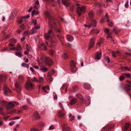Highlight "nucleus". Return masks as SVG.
Masks as SVG:
<instances>
[{"instance_id":"1","label":"nucleus","mask_w":131,"mask_h":131,"mask_svg":"<svg viewBox=\"0 0 131 131\" xmlns=\"http://www.w3.org/2000/svg\"><path fill=\"white\" fill-rule=\"evenodd\" d=\"M70 67L71 72L73 73L75 72L77 69L76 67L75 63L73 60L70 61Z\"/></svg>"},{"instance_id":"2","label":"nucleus","mask_w":131,"mask_h":131,"mask_svg":"<svg viewBox=\"0 0 131 131\" xmlns=\"http://www.w3.org/2000/svg\"><path fill=\"white\" fill-rule=\"evenodd\" d=\"M32 23L34 24V27L30 31V32L31 34L35 33L36 32V30L40 28V26H36L37 21L36 20H32Z\"/></svg>"},{"instance_id":"3","label":"nucleus","mask_w":131,"mask_h":131,"mask_svg":"<svg viewBox=\"0 0 131 131\" xmlns=\"http://www.w3.org/2000/svg\"><path fill=\"white\" fill-rule=\"evenodd\" d=\"M19 103L15 101L10 102L8 103V105H7V110L10 109H12L14 108L15 106L18 105Z\"/></svg>"},{"instance_id":"4","label":"nucleus","mask_w":131,"mask_h":131,"mask_svg":"<svg viewBox=\"0 0 131 131\" xmlns=\"http://www.w3.org/2000/svg\"><path fill=\"white\" fill-rule=\"evenodd\" d=\"M34 84L29 80L28 81L25 85V88L28 90H32L34 87Z\"/></svg>"},{"instance_id":"5","label":"nucleus","mask_w":131,"mask_h":131,"mask_svg":"<svg viewBox=\"0 0 131 131\" xmlns=\"http://www.w3.org/2000/svg\"><path fill=\"white\" fill-rule=\"evenodd\" d=\"M44 63L46 65L50 66L52 64L53 61L50 57H45Z\"/></svg>"},{"instance_id":"6","label":"nucleus","mask_w":131,"mask_h":131,"mask_svg":"<svg viewBox=\"0 0 131 131\" xmlns=\"http://www.w3.org/2000/svg\"><path fill=\"white\" fill-rule=\"evenodd\" d=\"M53 34V33L52 31L50 29L49 30L47 33H46L44 34L45 38L46 39H48L51 38V36Z\"/></svg>"},{"instance_id":"7","label":"nucleus","mask_w":131,"mask_h":131,"mask_svg":"<svg viewBox=\"0 0 131 131\" xmlns=\"http://www.w3.org/2000/svg\"><path fill=\"white\" fill-rule=\"evenodd\" d=\"M85 10V9L84 6H82V7H78L77 8V13L78 15L80 16L82 13L84 12Z\"/></svg>"},{"instance_id":"8","label":"nucleus","mask_w":131,"mask_h":131,"mask_svg":"<svg viewBox=\"0 0 131 131\" xmlns=\"http://www.w3.org/2000/svg\"><path fill=\"white\" fill-rule=\"evenodd\" d=\"M45 15L46 16L48 17L49 18V20H48V24H49V27H53V26L52 24V18L50 16V14L48 12H46L45 13Z\"/></svg>"},{"instance_id":"9","label":"nucleus","mask_w":131,"mask_h":131,"mask_svg":"<svg viewBox=\"0 0 131 131\" xmlns=\"http://www.w3.org/2000/svg\"><path fill=\"white\" fill-rule=\"evenodd\" d=\"M95 40V38L94 37L90 39V41L89 45V46L88 48L89 49H90L94 46L95 44L94 41Z\"/></svg>"},{"instance_id":"10","label":"nucleus","mask_w":131,"mask_h":131,"mask_svg":"<svg viewBox=\"0 0 131 131\" xmlns=\"http://www.w3.org/2000/svg\"><path fill=\"white\" fill-rule=\"evenodd\" d=\"M7 77V75L5 74L0 75V83L5 81Z\"/></svg>"},{"instance_id":"11","label":"nucleus","mask_w":131,"mask_h":131,"mask_svg":"<svg viewBox=\"0 0 131 131\" xmlns=\"http://www.w3.org/2000/svg\"><path fill=\"white\" fill-rule=\"evenodd\" d=\"M32 116V117L36 120L39 119L41 118L40 116L36 112H35Z\"/></svg>"},{"instance_id":"12","label":"nucleus","mask_w":131,"mask_h":131,"mask_svg":"<svg viewBox=\"0 0 131 131\" xmlns=\"http://www.w3.org/2000/svg\"><path fill=\"white\" fill-rule=\"evenodd\" d=\"M34 81L37 82H39L40 83H42L44 81V79L42 77H40L39 79V80L36 77H34Z\"/></svg>"},{"instance_id":"13","label":"nucleus","mask_w":131,"mask_h":131,"mask_svg":"<svg viewBox=\"0 0 131 131\" xmlns=\"http://www.w3.org/2000/svg\"><path fill=\"white\" fill-rule=\"evenodd\" d=\"M114 126V125L113 124L110 125H108L106 126L105 128V131H107V130L108 129H111L113 128Z\"/></svg>"},{"instance_id":"14","label":"nucleus","mask_w":131,"mask_h":131,"mask_svg":"<svg viewBox=\"0 0 131 131\" xmlns=\"http://www.w3.org/2000/svg\"><path fill=\"white\" fill-rule=\"evenodd\" d=\"M14 85L17 89V92L18 93L20 92L21 89V86L17 82Z\"/></svg>"},{"instance_id":"15","label":"nucleus","mask_w":131,"mask_h":131,"mask_svg":"<svg viewBox=\"0 0 131 131\" xmlns=\"http://www.w3.org/2000/svg\"><path fill=\"white\" fill-rule=\"evenodd\" d=\"M102 56V53L101 52H98L96 53L95 54V58L96 59L99 60L101 58Z\"/></svg>"},{"instance_id":"16","label":"nucleus","mask_w":131,"mask_h":131,"mask_svg":"<svg viewBox=\"0 0 131 131\" xmlns=\"http://www.w3.org/2000/svg\"><path fill=\"white\" fill-rule=\"evenodd\" d=\"M3 90L5 94H7V93L10 92V90L9 89L7 88V85H4Z\"/></svg>"},{"instance_id":"17","label":"nucleus","mask_w":131,"mask_h":131,"mask_svg":"<svg viewBox=\"0 0 131 131\" xmlns=\"http://www.w3.org/2000/svg\"><path fill=\"white\" fill-rule=\"evenodd\" d=\"M67 125L64 124L62 125V129L63 131H69L70 130V128L67 127Z\"/></svg>"},{"instance_id":"18","label":"nucleus","mask_w":131,"mask_h":131,"mask_svg":"<svg viewBox=\"0 0 131 131\" xmlns=\"http://www.w3.org/2000/svg\"><path fill=\"white\" fill-rule=\"evenodd\" d=\"M78 101V99L76 98H74L72 99L69 103L71 105H72L76 103Z\"/></svg>"},{"instance_id":"19","label":"nucleus","mask_w":131,"mask_h":131,"mask_svg":"<svg viewBox=\"0 0 131 131\" xmlns=\"http://www.w3.org/2000/svg\"><path fill=\"white\" fill-rule=\"evenodd\" d=\"M7 104V101L4 100H2L0 101V106L3 107Z\"/></svg>"},{"instance_id":"20","label":"nucleus","mask_w":131,"mask_h":131,"mask_svg":"<svg viewBox=\"0 0 131 131\" xmlns=\"http://www.w3.org/2000/svg\"><path fill=\"white\" fill-rule=\"evenodd\" d=\"M90 32L92 34H98L99 32V30L97 29H93L91 30Z\"/></svg>"},{"instance_id":"21","label":"nucleus","mask_w":131,"mask_h":131,"mask_svg":"<svg viewBox=\"0 0 131 131\" xmlns=\"http://www.w3.org/2000/svg\"><path fill=\"white\" fill-rule=\"evenodd\" d=\"M24 78L22 75H20L18 77V82L20 83H22L24 80Z\"/></svg>"},{"instance_id":"22","label":"nucleus","mask_w":131,"mask_h":131,"mask_svg":"<svg viewBox=\"0 0 131 131\" xmlns=\"http://www.w3.org/2000/svg\"><path fill=\"white\" fill-rule=\"evenodd\" d=\"M75 96L80 100H83V96L80 93H78L76 94L75 95Z\"/></svg>"},{"instance_id":"23","label":"nucleus","mask_w":131,"mask_h":131,"mask_svg":"<svg viewBox=\"0 0 131 131\" xmlns=\"http://www.w3.org/2000/svg\"><path fill=\"white\" fill-rule=\"evenodd\" d=\"M130 125V122L125 123L124 126V129L126 130H127L129 128Z\"/></svg>"},{"instance_id":"24","label":"nucleus","mask_w":131,"mask_h":131,"mask_svg":"<svg viewBox=\"0 0 131 131\" xmlns=\"http://www.w3.org/2000/svg\"><path fill=\"white\" fill-rule=\"evenodd\" d=\"M46 79L48 81H49L50 82H52V81L53 78L50 75L48 74L47 75L46 78Z\"/></svg>"},{"instance_id":"25","label":"nucleus","mask_w":131,"mask_h":131,"mask_svg":"<svg viewBox=\"0 0 131 131\" xmlns=\"http://www.w3.org/2000/svg\"><path fill=\"white\" fill-rule=\"evenodd\" d=\"M89 16L90 18H92L94 16V13L93 11L91 10L89 13Z\"/></svg>"},{"instance_id":"26","label":"nucleus","mask_w":131,"mask_h":131,"mask_svg":"<svg viewBox=\"0 0 131 131\" xmlns=\"http://www.w3.org/2000/svg\"><path fill=\"white\" fill-rule=\"evenodd\" d=\"M39 70L42 72H45L48 71V69L46 67H43L40 68Z\"/></svg>"},{"instance_id":"27","label":"nucleus","mask_w":131,"mask_h":131,"mask_svg":"<svg viewBox=\"0 0 131 131\" xmlns=\"http://www.w3.org/2000/svg\"><path fill=\"white\" fill-rule=\"evenodd\" d=\"M42 89L44 91L47 93H48V92L46 90H49L50 89L49 87L48 86H43Z\"/></svg>"},{"instance_id":"28","label":"nucleus","mask_w":131,"mask_h":131,"mask_svg":"<svg viewBox=\"0 0 131 131\" xmlns=\"http://www.w3.org/2000/svg\"><path fill=\"white\" fill-rule=\"evenodd\" d=\"M63 4L66 6H67L69 5L68 0H62Z\"/></svg>"},{"instance_id":"29","label":"nucleus","mask_w":131,"mask_h":131,"mask_svg":"<svg viewBox=\"0 0 131 131\" xmlns=\"http://www.w3.org/2000/svg\"><path fill=\"white\" fill-rule=\"evenodd\" d=\"M40 46L42 48L43 50L44 51H46L47 50V49L46 47V46L43 43H41L40 44Z\"/></svg>"},{"instance_id":"30","label":"nucleus","mask_w":131,"mask_h":131,"mask_svg":"<svg viewBox=\"0 0 131 131\" xmlns=\"http://www.w3.org/2000/svg\"><path fill=\"white\" fill-rule=\"evenodd\" d=\"M84 87L85 89H90L91 88L90 85L88 84H84Z\"/></svg>"},{"instance_id":"31","label":"nucleus","mask_w":131,"mask_h":131,"mask_svg":"<svg viewBox=\"0 0 131 131\" xmlns=\"http://www.w3.org/2000/svg\"><path fill=\"white\" fill-rule=\"evenodd\" d=\"M90 24H92V26H93L94 27H95L96 25V22L95 20L93 19L92 20L91 23Z\"/></svg>"},{"instance_id":"32","label":"nucleus","mask_w":131,"mask_h":131,"mask_svg":"<svg viewBox=\"0 0 131 131\" xmlns=\"http://www.w3.org/2000/svg\"><path fill=\"white\" fill-rule=\"evenodd\" d=\"M121 69L122 70L124 71L127 70L128 71H130L131 70L130 68H129L127 66L123 67Z\"/></svg>"},{"instance_id":"33","label":"nucleus","mask_w":131,"mask_h":131,"mask_svg":"<svg viewBox=\"0 0 131 131\" xmlns=\"http://www.w3.org/2000/svg\"><path fill=\"white\" fill-rule=\"evenodd\" d=\"M22 49V48L21 47L20 44H18L16 48V51H18L21 50Z\"/></svg>"},{"instance_id":"34","label":"nucleus","mask_w":131,"mask_h":131,"mask_svg":"<svg viewBox=\"0 0 131 131\" xmlns=\"http://www.w3.org/2000/svg\"><path fill=\"white\" fill-rule=\"evenodd\" d=\"M67 39L69 41H72L73 39V37L71 36L68 35L67 36Z\"/></svg>"},{"instance_id":"35","label":"nucleus","mask_w":131,"mask_h":131,"mask_svg":"<svg viewBox=\"0 0 131 131\" xmlns=\"http://www.w3.org/2000/svg\"><path fill=\"white\" fill-rule=\"evenodd\" d=\"M65 115V114H62L61 111H59L58 113V116L61 118H63Z\"/></svg>"},{"instance_id":"36","label":"nucleus","mask_w":131,"mask_h":131,"mask_svg":"<svg viewBox=\"0 0 131 131\" xmlns=\"http://www.w3.org/2000/svg\"><path fill=\"white\" fill-rule=\"evenodd\" d=\"M0 114L3 116L4 115L3 113V107L1 106H0Z\"/></svg>"},{"instance_id":"37","label":"nucleus","mask_w":131,"mask_h":131,"mask_svg":"<svg viewBox=\"0 0 131 131\" xmlns=\"http://www.w3.org/2000/svg\"><path fill=\"white\" fill-rule=\"evenodd\" d=\"M22 66L23 67H26L27 68L29 67V65L24 63H23L21 64Z\"/></svg>"},{"instance_id":"38","label":"nucleus","mask_w":131,"mask_h":131,"mask_svg":"<svg viewBox=\"0 0 131 131\" xmlns=\"http://www.w3.org/2000/svg\"><path fill=\"white\" fill-rule=\"evenodd\" d=\"M77 88V87L76 86H74L71 89V91L72 92H74L76 90Z\"/></svg>"},{"instance_id":"39","label":"nucleus","mask_w":131,"mask_h":131,"mask_svg":"<svg viewBox=\"0 0 131 131\" xmlns=\"http://www.w3.org/2000/svg\"><path fill=\"white\" fill-rule=\"evenodd\" d=\"M113 31H114L115 34H117L118 32L120 31V30L116 28H114L113 29Z\"/></svg>"},{"instance_id":"40","label":"nucleus","mask_w":131,"mask_h":131,"mask_svg":"<svg viewBox=\"0 0 131 131\" xmlns=\"http://www.w3.org/2000/svg\"><path fill=\"white\" fill-rule=\"evenodd\" d=\"M15 53L16 56H18L19 57H21L23 56L22 55V54L21 53L15 52Z\"/></svg>"},{"instance_id":"41","label":"nucleus","mask_w":131,"mask_h":131,"mask_svg":"<svg viewBox=\"0 0 131 131\" xmlns=\"http://www.w3.org/2000/svg\"><path fill=\"white\" fill-rule=\"evenodd\" d=\"M124 77L123 75H121L119 77V79L120 81H122L124 80Z\"/></svg>"},{"instance_id":"42","label":"nucleus","mask_w":131,"mask_h":131,"mask_svg":"<svg viewBox=\"0 0 131 131\" xmlns=\"http://www.w3.org/2000/svg\"><path fill=\"white\" fill-rule=\"evenodd\" d=\"M49 53L51 56H53L54 54V52L52 50L49 51Z\"/></svg>"},{"instance_id":"43","label":"nucleus","mask_w":131,"mask_h":131,"mask_svg":"<svg viewBox=\"0 0 131 131\" xmlns=\"http://www.w3.org/2000/svg\"><path fill=\"white\" fill-rule=\"evenodd\" d=\"M10 41L12 42L15 43L16 42V39L14 38H12L10 40Z\"/></svg>"},{"instance_id":"44","label":"nucleus","mask_w":131,"mask_h":131,"mask_svg":"<svg viewBox=\"0 0 131 131\" xmlns=\"http://www.w3.org/2000/svg\"><path fill=\"white\" fill-rule=\"evenodd\" d=\"M127 86L129 87L131 86V82L129 81H127Z\"/></svg>"},{"instance_id":"45","label":"nucleus","mask_w":131,"mask_h":131,"mask_svg":"<svg viewBox=\"0 0 131 131\" xmlns=\"http://www.w3.org/2000/svg\"><path fill=\"white\" fill-rule=\"evenodd\" d=\"M38 124L39 126L41 127L43 126L44 125V123L42 122L39 123Z\"/></svg>"},{"instance_id":"46","label":"nucleus","mask_w":131,"mask_h":131,"mask_svg":"<svg viewBox=\"0 0 131 131\" xmlns=\"http://www.w3.org/2000/svg\"><path fill=\"white\" fill-rule=\"evenodd\" d=\"M63 58L64 59H66L68 58V57L66 53H64L63 56Z\"/></svg>"},{"instance_id":"47","label":"nucleus","mask_w":131,"mask_h":131,"mask_svg":"<svg viewBox=\"0 0 131 131\" xmlns=\"http://www.w3.org/2000/svg\"><path fill=\"white\" fill-rule=\"evenodd\" d=\"M92 24H90V25H86V24H84V26L85 27H88V28H90L91 26H92Z\"/></svg>"},{"instance_id":"48","label":"nucleus","mask_w":131,"mask_h":131,"mask_svg":"<svg viewBox=\"0 0 131 131\" xmlns=\"http://www.w3.org/2000/svg\"><path fill=\"white\" fill-rule=\"evenodd\" d=\"M70 8L71 10L73 11L74 10V7L73 6L72 4H70Z\"/></svg>"},{"instance_id":"49","label":"nucleus","mask_w":131,"mask_h":131,"mask_svg":"<svg viewBox=\"0 0 131 131\" xmlns=\"http://www.w3.org/2000/svg\"><path fill=\"white\" fill-rule=\"evenodd\" d=\"M107 38H112V37L111 35V33H110L107 34Z\"/></svg>"},{"instance_id":"50","label":"nucleus","mask_w":131,"mask_h":131,"mask_svg":"<svg viewBox=\"0 0 131 131\" xmlns=\"http://www.w3.org/2000/svg\"><path fill=\"white\" fill-rule=\"evenodd\" d=\"M55 72V71L54 70H52L51 72H48V74H50L51 75H53Z\"/></svg>"},{"instance_id":"51","label":"nucleus","mask_w":131,"mask_h":131,"mask_svg":"<svg viewBox=\"0 0 131 131\" xmlns=\"http://www.w3.org/2000/svg\"><path fill=\"white\" fill-rule=\"evenodd\" d=\"M112 56L114 57H116V53L114 51H112Z\"/></svg>"},{"instance_id":"52","label":"nucleus","mask_w":131,"mask_h":131,"mask_svg":"<svg viewBox=\"0 0 131 131\" xmlns=\"http://www.w3.org/2000/svg\"><path fill=\"white\" fill-rule=\"evenodd\" d=\"M59 104L60 106V107H61L62 108V111H64V109L63 107L62 106V103L60 102H59Z\"/></svg>"},{"instance_id":"53","label":"nucleus","mask_w":131,"mask_h":131,"mask_svg":"<svg viewBox=\"0 0 131 131\" xmlns=\"http://www.w3.org/2000/svg\"><path fill=\"white\" fill-rule=\"evenodd\" d=\"M105 60L108 63L110 61V59L108 57H106L105 58Z\"/></svg>"},{"instance_id":"54","label":"nucleus","mask_w":131,"mask_h":131,"mask_svg":"<svg viewBox=\"0 0 131 131\" xmlns=\"http://www.w3.org/2000/svg\"><path fill=\"white\" fill-rule=\"evenodd\" d=\"M124 74L128 78H129L131 76L130 74L129 73H125Z\"/></svg>"},{"instance_id":"55","label":"nucleus","mask_w":131,"mask_h":131,"mask_svg":"<svg viewBox=\"0 0 131 131\" xmlns=\"http://www.w3.org/2000/svg\"><path fill=\"white\" fill-rule=\"evenodd\" d=\"M113 23L112 22H110L108 24V25L110 27H112L113 26Z\"/></svg>"},{"instance_id":"56","label":"nucleus","mask_w":131,"mask_h":131,"mask_svg":"<svg viewBox=\"0 0 131 131\" xmlns=\"http://www.w3.org/2000/svg\"><path fill=\"white\" fill-rule=\"evenodd\" d=\"M103 41V40L102 39H101L100 40L98 41L97 43V45H100L101 42Z\"/></svg>"},{"instance_id":"57","label":"nucleus","mask_w":131,"mask_h":131,"mask_svg":"<svg viewBox=\"0 0 131 131\" xmlns=\"http://www.w3.org/2000/svg\"><path fill=\"white\" fill-rule=\"evenodd\" d=\"M67 86V85L66 84H64L62 87V89L63 90L64 89H65L66 87Z\"/></svg>"},{"instance_id":"58","label":"nucleus","mask_w":131,"mask_h":131,"mask_svg":"<svg viewBox=\"0 0 131 131\" xmlns=\"http://www.w3.org/2000/svg\"><path fill=\"white\" fill-rule=\"evenodd\" d=\"M23 21V20L22 19H20V20H19L18 19H17V22L19 24H20Z\"/></svg>"},{"instance_id":"59","label":"nucleus","mask_w":131,"mask_h":131,"mask_svg":"<svg viewBox=\"0 0 131 131\" xmlns=\"http://www.w3.org/2000/svg\"><path fill=\"white\" fill-rule=\"evenodd\" d=\"M30 131H39V130L36 128H33L31 129Z\"/></svg>"},{"instance_id":"60","label":"nucleus","mask_w":131,"mask_h":131,"mask_svg":"<svg viewBox=\"0 0 131 131\" xmlns=\"http://www.w3.org/2000/svg\"><path fill=\"white\" fill-rule=\"evenodd\" d=\"M15 123V122L14 121H12L10 122L9 123V124L10 126H12Z\"/></svg>"},{"instance_id":"61","label":"nucleus","mask_w":131,"mask_h":131,"mask_svg":"<svg viewBox=\"0 0 131 131\" xmlns=\"http://www.w3.org/2000/svg\"><path fill=\"white\" fill-rule=\"evenodd\" d=\"M45 57V56L44 55L42 54L41 55V57L40 58V59L41 60H42L44 59V57Z\"/></svg>"},{"instance_id":"62","label":"nucleus","mask_w":131,"mask_h":131,"mask_svg":"<svg viewBox=\"0 0 131 131\" xmlns=\"http://www.w3.org/2000/svg\"><path fill=\"white\" fill-rule=\"evenodd\" d=\"M55 30L56 31H57L59 33H60L61 32V30H60L59 28H56Z\"/></svg>"},{"instance_id":"63","label":"nucleus","mask_w":131,"mask_h":131,"mask_svg":"<svg viewBox=\"0 0 131 131\" xmlns=\"http://www.w3.org/2000/svg\"><path fill=\"white\" fill-rule=\"evenodd\" d=\"M36 13V10L35 9H34L33 11L32 12L31 15L33 16L34 14H35Z\"/></svg>"},{"instance_id":"64","label":"nucleus","mask_w":131,"mask_h":131,"mask_svg":"<svg viewBox=\"0 0 131 131\" xmlns=\"http://www.w3.org/2000/svg\"><path fill=\"white\" fill-rule=\"evenodd\" d=\"M36 13V10L35 9H34L33 11L32 12L31 15L33 16L34 14H35Z\"/></svg>"}]
</instances>
